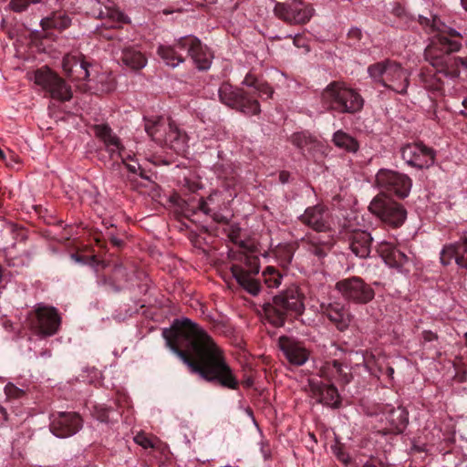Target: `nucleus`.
Instances as JSON below:
<instances>
[{"label":"nucleus","instance_id":"nucleus-1","mask_svg":"<svg viewBox=\"0 0 467 467\" xmlns=\"http://www.w3.org/2000/svg\"><path fill=\"white\" fill-rule=\"evenodd\" d=\"M167 346L188 366L192 373L209 382L236 389L238 380L226 363L223 350L196 323L189 318L175 319L162 331Z\"/></svg>","mask_w":467,"mask_h":467},{"label":"nucleus","instance_id":"nucleus-2","mask_svg":"<svg viewBox=\"0 0 467 467\" xmlns=\"http://www.w3.org/2000/svg\"><path fill=\"white\" fill-rule=\"evenodd\" d=\"M418 21L423 27L430 28L431 32H438L424 50L426 61L438 72L443 73L450 78H458L460 66L467 69V57H460L451 55L462 47L460 41L462 37V34L441 24L436 16L431 15L428 17L419 15Z\"/></svg>","mask_w":467,"mask_h":467},{"label":"nucleus","instance_id":"nucleus-3","mask_svg":"<svg viewBox=\"0 0 467 467\" xmlns=\"http://www.w3.org/2000/svg\"><path fill=\"white\" fill-rule=\"evenodd\" d=\"M304 311V296L296 286L287 288L263 306L265 319L275 327H284L286 318L301 316Z\"/></svg>","mask_w":467,"mask_h":467},{"label":"nucleus","instance_id":"nucleus-4","mask_svg":"<svg viewBox=\"0 0 467 467\" xmlns=\"http://www.w3.org/2000/svg\"><path fill=\"white\" fill-rule=\"evenodd\" d=\"M321 102L328 110L353 114L363 108L364 100L355 89L348 88L344 82L332 81L323 89Z\"/></svg>","mask_w":467,"mask_h":467},{"label":"nucleus","instance_id":"nucleus-5","mask_svg":"<svg viewBox=\"0 0 467 467\" xmlns=\"http://www.w3.org/2000/svg\"><path fill=\"white\" fill-rule=\"evenodd\" d=\"M368 73L376 82L396 93L406 94L410 84V75L400 64L386 59L370 65Z\"/></svg>","mask_w":467,"mask_h":467},{"label":"nucleus","instance_id":"nucleus-6","mask_svg":"<svg viewBox=\"0 0 467 467\" xmlns=\"http://www.w3.org/2000/svg\"><path fill=\"white\" fill-rule=\"evenodd\" d=\"M32 79L45 92V96L52 99L66 102L73 97L71 87L47 66L37 68L34 72Z\"/></svg>","mask_w":467,"mask_h":467},{"label":"nucleus","instance_id":"nucleus-7","mask_svg":"<svg viewBox=\"0 0 467 467\" xmlns=\"http://www.w3.org/2000/svg\"><path fill=\"white\" fill-rule=\"evenodd\" d=\"M220 101L225 106L240 111L247 116L258 115L261 112L259 101L250 92L234 87L228 82L221 84L218 89Z\"/></svg>","mask_w":467,"mask_h":467},{"label":"nucleus","instance_id":"nucleus-8","mask_svg":"<svg viewBox=\"0 0 467 467\" xmlns=\"http://www.w3.org/2000/svg\"><path fill=\"white\" fill-rule=\"evenodd\" d=\"M368 210L383 223L394 228L401 226L407 218L404 206L384 193L373 198Z\"/></svg>","mask_w":467,"mask_h":467},{"label":"nucleus","instance_id":"nucleus-9","mask_svg":"<svg viewBox=\"0 0 467 467\" xmlns=\"http://www.w3.org/2000/svg\"><path fill=\"white\" fill-rule=\"evenodd\" d=\"M275 16L290 26L307 24L315 14L311 4L303 0H287L276 2L274 6Z\"/></svg>","mask_w":467,"mask_h":467},{"label":"nucleus","instance_id":"nucleus-10","mask_svg":"<svg viewBox=\"0 0 467 467\" xmlns=\"http://www.w3.org/2000/svg\"><path fill=\"white\" fill-rule=\"evenodd\" d=\"M335 289L345 300L355 304H368L375 296L373 288L358 276L337 281Z\"/></svg>","mask_w":467,"mask_h":467},{"label":"nucleus","instance_id":"nucleus-11","mask_svg":"<svg viewBox=\"0 0 467 467\" xmlns=\"http://www.w3.org/2000/svg\"><path fill=\"white\" fill-rule=\"evenodd\" d=\"M339 234L348 244L349 249L357 257L362 259L368 257L373 241L368 232L354 228L349 223H344Z\"/></svg>","mask_w":467,"mask_h":467},{"label":"nucleus","instance_id":"nucleus-12","mask_svg":"<svg viewBox=\"0 0 467 467\" xmlns=\"http://www.w3.org/2000/svg\"><path fill=\"white\" fill-rule=\"evenodd\" d=\"M245 266L233 265L231 272L238 285L252 296H257L261 290V285L253 275H257L260 270L259 259L256 256H246Z\"/></svg>","mask_w":467,"mask_h":467},{"label":"nucleus","instance_id":"nucleus-13","mask_svg":"<svg viewBox=\"0 0 467 467\" xmlns=\"http://www.w3.org/2000/svg\"><path fill=\"white\" fill-rule=\"evenodd\" d=\"M376 182L379 188L393 192L401 199L409 195L412 185L410 178L406 174L386 169L378 171Z\"/></svg>","mask_w":467,"mask_h":467},{"label":"nucleus","instance_id":"nucleus-14","mask_svg":"<svg viewBox=\"0 0 467 467\" xmlns=\"http://www.w3.org/2000/svg\"><path fill=\"white\" fill-rule=\"evenodd\" d=\"M30 325L38 334L55 335L60 326V317L53 306H37L29 316Z\"/></svg>","mask_w":467,"mask_h":467},{"label":"nucleus","instance_id":"nucleus-15","mask_svg":"<svg viewBox=\"0 0 467 467\" xmlns=\"http://www.w3.org/2000/svg\"><path fill=\"white\" fill-rule=\"evenodd\" d=\"M402 160L410 166L428 169L434 164L436 151L422 142L410 143L400 150Z\"/></svg>","mask_w":467,"mask_h":467},{"label":"nucleus","instance_id":"nucleus-16","mask_svg":"<svg viewBox=\"0 0 467 467\" xmlns=\"http://www.w3.org/2000/svg\"><path fill=\"white\" fill-rule=\"evenodd\" d=\"M177 46L181 48H186L188 55L193 60L199 70H207L212 64L213 55L202 46L200 39L193 36H182L177 40Z\"/></svg>","mask_w":467,"mask_h":467},{"label":"nucleus","instance_id":"nucleus-17","mask_svg":"<svg viewBox=\"0 0 467 467\" xmlns=\"http://www.w3.org/2000/svg\"><path fill=\"white\" fill-rule=\"evenodd\" d=\"M377 251L389 267L396 268L401 273H408L410 271L409 266L412 263V257L392 244L381 242L379 244Z\"/></svg>","mask_w":467,"mask_h":467},{"label":"nucleus","instance_id":"nucleus-18","mask_svg":"<svg viewBox=\"0 0 467 467\" xmlns=\"http://www.w3.org/2000/svg\"><path fill=\"white\" fill-rule=\"evenodd\" d=\"M309 396L315 399L318 403L331 407L338 408L340 405V397L337 389L333 384H325L319 379H308Z\"/></svg>","mask_w":467,"mask_h":467},{"label":"nucleus","instance_id":"nucleus-19","mask_svg":"<svg viewBox=\"0 0 467 467\" xmlns=\"http://www.w3.org/2000/svg\"><path fill=\"white\" fill-rule=\"evenodd\" d=\"M82 427V420L77 412H59L51 421L50 431L58 438L77 433Z\"/></svg>","mask_w":467,"mask_h":467},{"label":"nucleus","instance_id":"nucleus-20","mask_svg":"<svg viewBox=\"0 0 467 467\" xmlns=\"http://www.w3.org/2000/svg\"><path fill=\"white\" fill-rule=\"evenodd\" d=\"M453 260L460 268L467 270V235L443 246L441 252V263L443 265H449Z\"/></svg>","mask_w":467,"mask_h":467},{"label":"nucleus","instance_id":"nucleus-21","mask_svg":"<svg viewBox=\"0 0 467 467\" xmlns=\"http://www.w3.org/2000/svg\"><path fill=\"white\" fill-rule=\"evenodd\" d=\"M299 221L317 232H327L330 229L327 209L322 204L306 208L299 216Z\"/></svg>","mask_w":467,"mask_h":467},{"label":"nucleus","instance_id":"nucleus-22","mask_svg":"<svg viewBox=\"0 0 467 467\" xmlns=\"http://www.w3.org/2000/svg\"><path fill=\"white\" fill-rule=\"evenodd\" d=\"M278 345L289 363L296 366L304 365L308 359L309 353L302 343L292 337L282 336L279 337Z\"/></svg>","mask_w":467,"mask_h":467},{"label":"nucleus","instance_id":"nucleus-23","mask_svg":"<svg viewBox=\"0 0 467 467\" xmlns=\"http://www.w3.org/2000/svg\"><path fill=\"white\" fill-rule=\"evenodd\" d=\"M90 64L83 57L66 55L62 60V67L67 78L73 81L88 80Z\"/></svg>","mask_w":467,"mask_h":467},{"label":"nucleus","instance_id":"nucleus-24","mask_svg":"<svg viewBox=\"0 0 467 467\" xmlns=\"http://www.w3.org/2000/svg\"><path fill=\"white\" fill-rule=\"evenodd\" d=\"M119 55L117 54L119 63L131 70H140L147 64V58L144 54L135 46L124 45L119 46Z\"/></svg>","mask_w":467,"mask_h":467},{"label":"nucleus","instance_id":"nucleus-25","mask_svg":"<svg viewBox=\"0 0 467 467\" xmlns=\"http://www.w3.org/2000/svg\"><path fill=\"white\" fill-rule=\"evenodd\" d=\"M383 417L381 420L385 422V430L388 433H401L409 422L408 412L401 406L388 410Z\"/></svg>","mask_w":467,"mask_h":467},{"label":"nucleus","instance_id":"nucleus-26","mask_svg":"<svg viewBox=\"0 0 467 467\" xmlns=\"http://www.w3.org/2000/svg\"><path fill=\"white\" fill-rule=\"evenodd\" d=\"M323 315L333 323L339 331H345L350 324L351 315L339 303H331L323 306Z\"/></svg>","mask_w":467,"mask_h":467},{"label":"nucleus","instance_id":"nucleus-27","mask_svg":"<svg viewBox=\"0 0 467 467\" xmlns=\"http://www.w3.org/2000/svg\"><path fill=\"white\" fill-rule=\"evenodd\" d=\"M95 135L103 140L107 150L109 151L110 156L113 158L114 155H118L119 158L124 160L122 150L124 147L121 145L119 139L112 133L111 128L107 124L95 125L94 128Z\"/></svg>","mask_w":467,"mask_h":467},{"label":"nucleus","instance_id":"nucleus-28","mask_svg":"<svg viewBox=\"0 0 467 467\" xmlns=\"http://www.w3.org/2000/svg\"><path fill=\"white\" fill-rule=\"evenodd\" d=\"M162 140L177 153H182L187 148L188 137L173 122H170Z\"/></svg>","mask_w":467,"mask_h":467},{"label":"nucleus","instance_id":"nucleus-29","mask_svg":"<svg viewBox=\"0 0 467 467\" xmlns=\"http://www.w3.org/2000/svg\"><path fill=\"white\" fill-rule=\"evenodd\" d=\"M320 376L331 380L336 379L343 384L348 383L352 376L344 369V366L338 360L327 361L320 369Z\"/></svg>","mask_w":467,"mask_h":467},{"label":"nucleus","instance_id":"nucleus-30","mask_svg":"<svg viewBox=\"0 0 467 467\" xmlns=\"http://www.w3.org/2000/svg\"><path fill=\"white\" fill-rule=\"evenodd\" d=\"M303 244L306 251L316 256L318 261H322L328 254L331 249V245L328 242H324L316 235L306 236L303 240Z\"/></svg>","mask_w":467,"mask_h":467},{"label":"nucleus","instance_id":"nucleus-31","mask_svg":"<svg viewBox=\"0 0 467 467\" xmlns=\"http://www.w3.org/2000/svg\"><path fill=\"white\" fill-rule=\"evenodd\" d=\"M177 49H182L177 46V41L172 45H160L157 54L165 62L167 66L175 67L184 62V58L178 53Z\"/></svg>","mask_w":467,"mask_h":467},{"label":"nucleus","instance_id":"nucleus-32","mask_svg":"<svg viewBox=\"0 0 467 467\" xmlns=\"http://www.w3.org/2000/svg\"><path fill=\"white\" fill-rule=\"evenodd\" d=\"M120 279L128 280L126 269L122 266H116L113 269L112 276L106 277L102 276L99 279L98 285L100 286H106L108 292H119L121 286L118 284Z\"/></svg>","mask_w":467,"mask_h":467},{"label":"nucleus","instance_id":"nucleus-33","mask_svg":"<svg viewBox=\"0 0 467 467\" xmlns=\"http://www.w3.org/2000/svg\"><path fill=\"white\" fill-rule=\"evenodd\" d=\"M71 25V18L67 14L54 13L50 16L41 19L40 26L43 30H65Z\"/></svg>","mask_w":467,"mask_h":467},{"label":"nucleus","instance_id":"nucleus-34","mask_svg":"<svg viewBox=\"0 0 467 467\" xmlns=\"http://www.w3.org/2000/svg\"><path fill=\"white\" fill-rule=\"evenodd\" d=\"M433 68L437 70L435 67ZM440 74L445 77L443 73H440L438 71H436V73H432L431 71L426 69L421 70L419 77L425 88L432 91H441L442 89L443 83L438 77ZM446 78L448 77L446 76Z\"/></svg>","mask_w":467,"mask_h":467},{"label":"nucleus","instance_id":"nucleus-35","mask_svg":"<svg viewBox=\"0 0 467 467\" xmlns=\"http://www.w3.org/2000/svg\"><path fill=\"white\" fill-rule=\"evenodd\" d=\"M333 142L337 147L350 152H357L359 148L357 140L343 130H337L334 133Z\"/></svg>","mask_w":467,"mask_h":467},{"label":"nucleus","instance_id":"nucleus-36","mask_svg":"<svg viewBox=\"0 0 467 467\" xmlns=\"http://www.w3.org/2000/svg\"><path fill=\"white\" fill-rule=\"evenodd\" d=\"M290 140L296 147L301 150L311 149L317 143L316 139L306 131L294 133Z\"/></svg>","mask_w":467,"mask_h":467},{"label":"nucleus","instance_id":"nucleus-37","mask_svg":"<svg viewBox=\"0 0 467 467\" xmlns=\"http://www.w3.org/2000/svg\"><path fill=\"white\" fill-rule=\"evenodd\" d=\"M145 130L148 135L158 141H162V138L159 136V132L163 127L162 119L161 117H154L151 119L145 118Z\"/></svg>","mask_w":467,"mask_h":467},{"label":"nucleus","instance_id":"nucleus-38","mask_svg":"<svg viewBox=\"0 0 467 467\" xmlns=\"http://www.w3.org/2000/svg\"><path fill=\"white\" fill-rule=\"evenodd\" d=\"M98 17L104 19L109 18L116 22H125V16L118 8H116L113 2H109V5H105L104 9H99Z\"/></svg>","mask_w":467,"mask_h":467},{"label":"nucleus","instance_id":"nucleus-39","mask_svg":"<svg viewBox=\"0 0 467 467\" xmlns=\"http://www.w3.org/2000/svg\"><path fill=\"white\" fill-rule=\"evenodd\" d=\"M265 285L270 288H277L281 285L283 275L274 266H267L263 271Z\"/></svg>","mask_w":467,"mask_h":467},{"label":"nucleus","instance_id":"nucleus-40","mask_svg":"<svg viewBox=\"0 0 467 467\" xmlns=\"http://www.w3.org/2000/svg\"><path fill=\"white\" fill-rule=\"evenodd\" d=\"M122 155L124 157V160L120 158L122 163L125 165L128 171L130 172V174L128 175V181L130 182V184L134 183L137 181V175L138 172L140 171L141 167L136 161H133L130 155L125 154V149L122 150Z\"/></svg>","mask_w":467,"mask_h":467},{"label":"nucleus","instance_id":"nucleus-41","mask_svg":"<svg viewBox=\"0 0 467 467\" xmlns=\"http://www.w3.org/2000/svg\"><path fill=\"white\" fill-rule=\"evenodd\" d=\"M391 13L399 19L401 26H409V24L415 19V16L409 12L400 4H396L392 8Z\"/></svg>","mask_w":467,"mask_h":467},{"label":"nucleus","instance_id":"nucleus-42","mask_svg":"<svg viewBox=\"0 0 467 467\" xmlns=\"http://www.w3.org/2000/svg\"><path fill=\"white\" fill-rule=\"evenodd\" d=\"M275 256L283 267H287L293 260L294 252L291 246L283 245L276 249Z\"/></svg>","mask_w":467,"mask_h":467},{"label":"nucleus","instance_id":"nucleus-43","mask_svg":"<svg viewBox=\"0 0 467 467\" xmlns=\"http://www.w3.org/2000/svg\"><path fill=\"white\" fill-rule=\"evenodd\" d=\"M439 341V336L437 333L431 330H423L421 333L420 345L422 348L427 349H438L437 343Z\"/></svg>","mask_w":467,"mask_h":467},{"label":"nucleus","instance_id":"nucleus-44","mask_svg":"<svg viewBox=\"0 0 467 467\" xmlns=\"http://www.w3.org/2000/svg\"><path fill=\"white\" fill-rule=\"evenodd\" d=\"M155 185L154 182L149 176L142 168H140V171L138 172L137 175V181L134 183H131V187L134 190H139L140 188L145 187V188H153Z\"/></svg>","mask_w":467,"mask_h":467},{"label":"nucleus","instance_id":"nucleus-45","mask_svg":"<svg viewBox=\"0 0 467 467\" xmlns=\"http://www.w3.org/2000/svg\"><path fill=\"white\" fill-rule=\"evenodd\" d=\"M254 90L258 97L264 98V96H265L266 99L271 98L274 93V89L269 86L267 82L264 81L263 79L258 81Z\"/></svg>","mask_w":467,"mask_h":467},{"label":"nucleus","instance_id":"nucleus-46","mask_svg":"<svg viewBox=\"0 0 467 467\" xmlns=\"http://www.w3.org/2000/svg\"><path fill=\"white\" fill-rule=\"evenodd\" d=\"M135 443L141 446L144 449L154 448V443L150 438H149L145 432L140 431L133 438Z\"/></svg>","mask_w":467,"mask_h":467},{"label":"nucleus","instance_id":"nucleus-47","mask_svg":"<svg viewBox=\"0 0 467 467\" xmlns=\"http://www.w3.org/2000/svg\"><path fill=\"white\" fill-rule=\"evenodd\" d=\"M5 393L8 399H20L25 395V391L13 383H8L5 387Z\"/></svg>","mask_w":467,"mask_h":467},{"label":"nucleus","instance_id":"nucleus-48","mask_svg":"<svg viewBox=\"0 0 467 467\" xmlns=\"http://www.w3.org/2000/svg\"><path fill=\"white\" fill-rule=\"evenodd\" d=\"M110 410L103 406H95L94 415L101 422H109Z\"/></svg>","mask_w":467,"mask_h":467},{"label":"nucleus","instance_id":"nucleus-49","mask_svg":"<svg viewBox=\"0 0 467 467\" xmlns=\"http://www.w3.org/2000/svg\"><path fill=\"white\" fill-rule=\"evenodd\" d=\"M28 5L27 0H10L9 2L10 9L16 13L25 11Z\"/></svg>","mask_w":467,"mask_h":467},{"label":"nucleus","instance_id":"nucleus-50","mask_svg":"<svg viewBox=\"0 0 467 467\" xmlns=\"http://www.w3.org/2000/svg\"><path fill=\"white\" fill-rule=\"evenodd\" d=\"M348 37L349 40L353 41V44L358 42L362 38L361 29L358 27L350 28L348 33Z\"/></svg>","mask_w":467,"mask_h":467},{"label":"nucleus","instance_id":"nucleus-51","mask_svg":"<svg viewBox=\"0 0 467 467\" xmlns=\"http://www.w3.org/2000/svg\"><path fill=\"white\" fill-rule=\"evenodd\" d=\"M261 78H258L257 77H255L254 75L251 74V73H248L245 77H244V79L243 80V85L246 86V87H249V88H254V87L256 86V84L258 83V81H260Z\"/></svg>","mask_w":467,"mask_h":467},{"label":"nucleus","instance_id":"nucleus-52","mask_svg":"<svg viewBox=\"0 0 467 467\" xmlns=\"http://www.w3.org/2000/svg\"><path fill=\"white\" fill-rule=\"evenodd\" d=\"M100 36H101V37H103V38H105V39H107V40H114V41H116V40H117V41H118V43H119V46L120 45V41H121V39H120L119 37H117L116 36H114V35L110 34V33H108V32H105V33H104V32H101V33H100Z\"/></svg>","mask_w":467,"mask_h":467},{"label":"nucleus","instance_id":"nucleus-53","mask_svg":"<svg viewBox=\"0 0 467 467\" xmlns=\"http://www.w3.org/2000/svg\"><path fill=\"white\" fill-rule=\"evenodd\" d=\"M199 209H200L202 212H203L205 214H209V213H210V211H211V210L209 209V207H208L207 202H206L204 200H202V199H201V200H200V202H199Z\"/></svg>","mask_w":467,"mask_h":467},{"label":"nucleus","instance_id":"nucleus-54","mask_svg":"<svg viewBox=\"0 0 467 467\" xmlns=\"http://www.w3.org/2000/svg\"><path fill=\"white\" fill-rule=\"evenodd\" d=\"M111 244L116 247H120L123 244V241L118 237L112 236L110 238Z\"/></svg>","mask_w":467,"mask_h":467},{"label":"nucleus","instance_id":"nucleus-55","mask_svg":"<svg viewBox=\"0 0 467 467\" xmlns=\"http://www.w3.org/2000/svg\"><path fill=\"white\" fill-rule=\"evenodd\" d=\"M288 177H289V174H288V172H286V171H282V172H280V174H279V179H280V181H281L283 183H285V182H287Z\"/></svg>","mask_w":467,"mask_h":467},{"label":"nucleus","instance_id":"nucleus-56","mask_svg":"<svg viewBox=\"0 0 467 467\" xmlns=\"http://www.w3.org/2000/svg\"><path fill=\"white\" fill-rule=\"evenodd\" d=\"M386 374L388 375V377L392 379H393V374H394V368L391 367V366H387L386 368Z\"/></svg>","mask_w":467,"mask_h":467},{"label":"nucleus","instance_id":"nucleus-57","mask_svg":"<svg viewBox=\"0 0 467 467\" xmlns=\"http://www.w3.org/2000/svg\"><path fill=\"white\" fill-rule=\"evenodd\" d=\"M463 109L460 111L461 115L467 117V98L462 101Z\"/></svg>","mask_w":467,"mask_h":467},{"label":"nucleus","instance_id":"nucleus-58","mask_svg":"<svg viewBox=\"0 0 467 467\" xmlns=\"http://www.w3.org/2000/svg\"><path fill=\"white\" fill-rule=\"evenodd\" d=\"M0 414L2 415V417H3V419H4L5 420H7V417H8L7 411H6V410H5L3 406H1V405H0Z\"/></svg>","mask_w":467,"mask_h":467},{"label":"nucleus","instance_id":"nucleus-59","mask_svg":"<svg viewBox=\"0 0 467 467\" xmlns=\"http://www.w3.org/2000/svg\"><path fill=\"white\" fill-rule=\"evenodd\" d=\"M462 7L467 11V0H461Z\"/></svg>","mask_w":467,"mask_h":467},{"label":"nucleus","instance_id":"nucleus-60","mask_svg":"<svg viewBox=\"0 0 467 467\" xmlns=\"http://www.w3.org/2000/svg\"><path fill=\"white\" fill-rule=\"evenodd\" d=\"M5 159V154L3 151V150L0 148V160L4 161Z\"/></svg>","mask_w":467,"mask_h":467},{"label":"nucleus","instance_id":"nucleus-61","mask_svg":"<svg viewBox=\"0 0 467 467\" xmlns=\"http://www.w3.org/2000/svg\"><path fill=\"white\" fill-rule=\"evenodd\" d=\"M28 1V4H37L39 2H41V0H27Z\"/></svg>","mask_w":467,"mask_h":467},{"label":"nucleus","instance_id":"nucleus-62","mask_svg":"<svg viewBox=\"0 0 467 467\" xmlns=\"http://www.w3.org/2000/svg\"><path fill=\"white\" fill-rule=\"evenodd\" d=\"M42 355H44V356H50L51 354H50V351H47H47H44V352L42 353Z\"/></svg>","mask_w":467,"mask_h":467},{"label":"nucleus","instance_id":"nucleus-63","mask_svg":"<svg viewBox=\"0 0 467 467\" xmlns=\"http://www.w3.org/2000/svg\"><path fill=\"white\" fill-rule=\"evenodd\" d=\"M72 257L75 258L77 261H79V258L76 254H72Z\"/></svg>","mask_w":467,"mask_h":467},{"label":"nucleus","instance_id":"nucleus-64","mask_svg":"<svg viewBox=\"0 0 467 467\" xmlns=\"http://www.w3.org/2000/svg\"><path fill=\"white\" fill-rule=\"evenodd\" d=\"M366 367L369 368V360H366Z\"/></svg>","mask_w":467,"mask_h":467}]
</instances>
